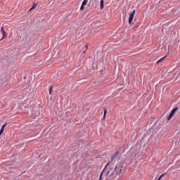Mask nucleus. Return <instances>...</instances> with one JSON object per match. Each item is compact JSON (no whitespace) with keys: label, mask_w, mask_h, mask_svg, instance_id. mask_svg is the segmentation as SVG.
Instances as JSON below:
<instances>
[{"label":"nucleus","mask_w":180,"mask_h":180,"mask_svg":"<svg viewBox=\"0 0 180 180\" xmlns=\"http://www.w3.org/2000/svg\"><path fill=\"white\" fill-rule=\"evenodd\" d=\"M86 4H88V0H84L80 7V11H84V6H86Z\"/></svg>","instance_id":"5"},{"label":"nucleus","mask_w":180,"mask_h":180,"mask_svg":"<svg viewBox=\"0 0 180 180\" xmlns=\"http://www.w3.org/2000/svg\"><path fill=\"white\" fill-rule=\"evenodd\" d=\"M37 6V4H34L33 6L30 9V11H33V9H34Z\"/></svg>","instance_id":"10"},{"label":"nucleus","mask_w":180,"mask_h":180,"mask_svg":"<svg viewBox=\"0 0 180 180\" xmlns=\"http://www.w3.org/2000/svg\"><path fill=\"white\" fill-rule=\"evenodd\" d=\"M165 58H167V56L162 57L159 60H158L157 64H160V63H162V61H164V60H165Z\"/></svg>","instance_id":"8"},{"label":"nucleus","mask_w":180,"mask_h":180,"mask_svg":"<svg viewBox=\"0 0 180 180\" xmlns=\"http://www.w3.org/2000/svg\"><path fill=\"white\" fill-rule=\"evenodd\" d=\"M116 155H119V151H116L115 155L111 157V162L116 158Z\"/></svg>","instance_id":"7"},{"label":"nucleus","mask_w":180,"mask_h":180,"mask_svg":"<svg viewBox=\"0 0 180 180\" xmlns=\"http://www.w3.org/2000/svg\"><path fill=\"white\" fill-rule=\"evenodd\" d=\"M103 176V171L101 173L99 180H102V176Z\"/></svg>","instance_id":"13"},{"label":"nucleus","mask_w":180,"mask_h":180,"mask_svg":"<svg viewBox=\"0 0 180 180\" xmlns=\"http://www.w3.org/2000/svg\"><path fill=\"white\" fill-rule=\"evenodd\" d=\"M105 169H106V167H105V169H103V171H105Z\"/></svg>","instance_id":"17"},{"label":"nucleus","mask_w":180,"mask_h":180,"mask_svg":"<svg viewBox=\"0 0 180 180\" xmlns=\"http://www.w3.org/2000/svg\"><path fill=\"white\" fill-rule=\"evenodd\" d=\"M100 4H101V9H103L105 1L101 0V3Z\"/></svg>","instance_id":"9"},{"label":"nucleus","mask_w":180,"mask_h":180,"mask_svg":"<svg viewBox=\"0 0 180 180\" xmlns=\"http://www.w3.org/2000/svg\"><path fill=\"white\" fill-rule=\"evenodd\" d=\"M1 33H2V34H3L2 38L0 39L1 41V40H4V39H6V32L5 30L4 29V27H1Z\"/></svg>","instance_id":"4"},{"label":"nucleus","mask_w":180,"mask_h":180,"mask_svg":"<svg viewBox=\"0 0 180 180\" xmlns=\"http://www.w3.org/2000/svg\"><path fill=\"white\" fill-rule=\"evenodd\" d=\"M164 176V174H162L161 176H160L159 179L158 180H161V179Z\"/></svg>","instance_id":"15"},{"label":"nucleus","mask_w":180,"mask_h":180,"mask_svg":"<svg viewBox=\"0 0 180 180\" xmlns=\"http://www.w3.org/2000/svg\"><path fill=\"white\" fill-rule=\"evenodd\" d=\"M134 15H136V10H134L129 15V24L131 25V22H133V19H134Z\"/></svg>","instance_id":"2"},{"label":"nucleus","mask_w":180,"mask_h":180,"mask_svg":"<svg viewBox=\"0 0 180 180\" xmlns=\"http://www.w3.org/2000/svg\"><path fill=\"white\" fill-rule=\"evenodd\" d=\"M51 92H53V86L49 87V95H51Z\"/></svg>","instance_id":"12"},{"label":"nucleus","mask_w":180,"mask_h":180,"mask_svg":"<svg viewBox=\"0 0 180 180\" xmlns=\"http://www.w3.org/2000/svg\"><path fill=\"white\" fill-rule=\"evenodd\" d=\"M108 113V110L105 109L104 110V115H103V119H105L106 118V115Z\"/></svg>","instance_id":"11"},{"label":"nucleus","mask_w":180,"mask_h":180,"mask_svg":"<svg viewBox=\"0 0 180 180\" xmlns=\"http://www.w3.org/2000/svg\"><path fill=\"white\" fill-rule=\"evenodd\" d=\"M5 127H6V124L2 125L1 129H0V136L4 133Z\"/></svg>","instance_id":"6"},{"label":"nucleus","mask_w":180,"mask_h":180,"mask_svg":"<svg viewBox=\"0 0 180 180\" xmlns=\"http://www.w3.org/2000/svg\"><path fill=\"white\" fill-rule=\"evenodd\" d=\"M109 164H110V162H109L106 165L105 168H108V167H109Z\"/></svg>","instance_id":"16"},{"label":"nucleus","mask_w":180,"mask_h":180,"mask_svg":"<svg viewBox=\"0 0 180 180\" xmlns=\"http://www.w3.org/2000/svg\"><path fill=\"white\" fill-rule=\"evenodd\" d=\"M122 169H123V165L121 164H119L116 166L114 171H115L116 175H120V174H122Z\"/></svg>","instance_id":"1"},{"label":"nucleus","mask_w":180,"mask_h":180,"mask_svg":"<svg viewBox=\"0 0 180 180\" xmlns=\"http://www.w3.org/2000/svg\"><path fill=\"white\" fill-rule=\"evenodd\" d=\"M176 110H178V107L175 108L174 109H173L171 111V112L167 118V120H171V119H172V117L174 116V115H175V112H176Z\"/></svg>","instance_id":"3"},{"label":"nucleus","mask_w":180,"mask_h":180,"mask_svg":"<svg viewBox=\"0 0 180 180\" xmlns=\"http://www.w3.org/2000/svg\"><path fill=\"white\" fill-rule=\"evenodd\" d=\"M84 47H85V50L84 51V53H85V51H86V50H88V45H86Z\"/></svg>","instance_id":"14"}]
</instances>
